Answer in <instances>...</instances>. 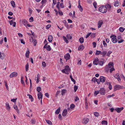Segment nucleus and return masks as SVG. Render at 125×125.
I'll return each instance as SVG.
<instances>
[{"mask_svg":"<svg viewBox=\"0 0 125 125\" xmlns=\"http://www.w3.org/2000/svg\"><path fill=\"white\" fill-rule=\"evenodd\" d=\"M94 115L95 116L97 117H98L99 115V113L97 112H94Z\"/></svg>","mask_w":125,"mask_h":125,"instance_id":"de8ad7c7","label":"nucleus"},{"mask_svg":"<svg viewBox=\"0 0 125 125\" xmlns=\"http://www.w3.org/2000/svg\"><path fill=\"white\" fill-rule=\"evenodd\" d=\"M66 37H67V38L68 39H72V37L71 36H70V35H67L66 36Z\"/></svg>","mask_w":125,"mask_h":125,"instance_id":"864d4df0","label":"nucleus"},{"mask_svg":"<svg viewBox=\"0 0 125 125\" xmlns=\"http://www.w3.org/2000/svg\"><path fill=\"white\" fill-rule=\"evenodd\" d=\"M75 107V105L73 104H71L70 106V108L71 109H73Z\"/></svg>","mask_w":125,"mask_h":125,"instance_id":"3c124183","label":"nucleus"},{"mask_svg":"<svg viewBox=\"0 0 125 125\" xmlns=\"http://www.w3.org/2000/svg\"><path fill=\"white\" fill-rule=\"evenodd\" d=\"M119 30L120 32H122L124 31L125 29L123 27H120L119 28Z\"/></svg>","mask_w":125,"mask_h":125,"instance_id":"ea45409f","label":"nucleus"},{"mask_svg":"<svg viewBox=\"0 0 125 125\" xmlns=\"http://www.w3.org/2000/svg\"><path fill=\"white\" fill-rule=\"evenodd\" d=\"M67 114V110L66 109L63 110L62 112V115L63 117L66 116Z\"/></svg>","mask_w":125,"mask_h":125,"instance_id":"4468645a","label":"nucleus"},{"mask_svg":"<svg viewBox=\"0 0 125 125\" xmlns=\"http://www.w3.org/2000/svg\"><path fill=\"white\" fill-rule=\"evenodd\" d=\"M60 111V107H59L56 111L55 112V113L56 114H59Z\"/></svg>","mask_w":125,"mask_h":125,"instance_id":"7c9ffc66","label":"nucleus"},{"mask_svg":"<svg viewBox=\"0 0 125 125\" xmlns=\"http://www.w3.org/2000/svg\"><path fill=\"white\" fill-rule=\"evenodd\" d=\"M42 94L41 92H39L38 94V97L39 99H42Z\"/></svg>","mask_w":125,"mask_h":125,"instance_id":"ddd939ff","label":"nucleus"},{"mask_svg":"<svg viewBox=\"0 0 125 125\" xmlns=\"http://www.w3.org/2000/svg\"><path fill=\"white\" fill-rule=\"evenodd\" d=\"M103 23V22L101 20L98 21V28H100L102 25Z\"/></svg>","mask_w":125,"mask_h":125,"instance_id":"2eb2a0df","label":"nucleus"},{"mask_svg":"<svg viewBox=\"0 0 125 125\" xmlns=\"http://www.w3.org/2000/svg\"><path fill=\"white\" fill-rule=\"evenodd\" d=\"M27 95L29 96V98L31 99V101L32 102L33 101V99L32 96L31 95L29 94H27Z\"/></svg>","mask_w":125,"mask_h":125,"instance_id":"bb28decb","label":"nucleus"},{"mask_svg":"<svg viewBox=\"0 0 125 125\" xmlns=\"http://www.w3.org/2000/svg\"><path fill=\"white\" fill-rule=\"evenodd\" d=\"M95 79V82H96L97 83H98V84H99L100 83V81L99 79H96L95 77H94V78H93L92 80V81H94V79Z\"/></svg>","mask_w":125,"mask_h":125,"instance_id":"72a5a7b5","label":"nucleus"},{"mask_svg":"<svg viewBox=\"0 0 125 125\" xmlns=\"http://www.w3.org/2000/svg\"><path fill=\"white\" fill-rule=\"evenodd\" d=\"M92 34L91 32H90L85 37V38H88Z\"/></svg>","mask_w":125,"mask_h":125,"instance_id":"e2e57ef3","label":"nucleus"},{"mask_svg":"<svg viewBox=\"0 0 125 125\" xmlns=\"http://www.w3.org/2000/svg\"><path fill=\"white\" fill-rule=\"evenodd\" d=\"M42 66L43 67H45L46 66V63L45 62H42Z\"/></svg>","mask_w":125,"mask_h":125,"instance_id":"680f3d73","label":"nucleus"},{"mask_svg":"<svg viewBox=\"0 0 125 125\" xmlns=\"http://www.w3.org/2000/svg\"><path fill=\"white\" fill-rule=\"evenodd\" d=\"M78 62L77 63V64L78 65H81V60L79 58L78 60Z\"/></svg>","mask_w":125,"mask_h":125,"instance_id":"4c0bfd02","label":"nucleus"},{"mask_svg":"<svg viewBox=\"0 0 125 125\" xmlns=\"http://www.w3.org/2000/svg\"><path fill=\"white\" fill-rule=\"evenodd\" d=\"M107 8L108 11H110L111 9L112 6L111 5L108 3L106 4L105 6Z\"/></svg>","mask_w":125,"mask_h":125,"instance_id":"1a4fd4ad","label":"nucleus"},{"mask_svg":"<svg viewBox=\"0 0 125 125\" xmlns=\"http://www.w3.org/2000/svg\"><path fill=\"white\" fill-rule=\"evenodd\" d=\"M22 22L26 28H27V27H30L31 26V25H30L28 23V21L25 19L22 20Z\"/></svg>","mask_w":125,"mask_h":125,"instance_id":"20e7f679","label":"nucleus"},{"mask_svg":"<svg viewBox=\"0 0 125 125\" xmlns=\"http://www.w3.org/2000/svg\"><path fill=\"white\" fill-rule=\"evenodd\" d=\"M29 21L30 22H32L33 21V18L32 17H31L29 19Z\"/></svg>","mask_w":125,"mask_h":125,"instance_id":"69168bd1","label":"nucleus"},{"mask_svg":"<svg viewBox=\"0 0 125 125\" xmlns=\"http://www.w3.org/2000/svg\"><path fill=\"white\" fill-rule=\"evenodd\" d=\"M115 96V94H113L112 95L109 94L106 97L107 99L110 98L111 97H113Z\"/></svg>","mask_w":125,"mask_h":125,"instance_id":"c9c22d12","label":"nucleus"},{"mask_svg":"<svg viewBox=\"0 0 125 125\" xmlns=\"http://www.w3.org/2000/svg\"><path fill=\"white\" fill-rule=\"evenodd\" d=\"M123 107L121 108H117L115 109V110L118 113H119L121 112V111L124 109Z\"/></svg>","mask_w":125,"mask_h":125,"instance_id":"6e6552de","label":"nucleus"},{"mask_svg":"<svg viewBox=\"0 0 125 125\" xmlns=\"http://www.w3.org/2000/svg\"><path fill=\"white\" fill-rule=\"evenodd\" d=\"M10 25H12L14 27H15L16 24V22L13 21L12 20H11L10 21Z\"/></svg>","mask_w":125,"mask_h":125,"instance_id":"dca6fc26","label":"nucleus"},{"mask_svg":"<svg viewBox=\"0 0 125 125\" xmlns=\"http://www.w3.org/2000/svg\"><path fill=\"white\" fill-rule=\"evenodd\" d=\"M47 50L50 51L51 50V48L49 45H48L47 47Z\"/></svg>","mask_w":125,"mask_h":125,"instance_id":"13d9d810","label":"nucleus"},{"mask_svg":"<svg viewBox=\"0 0 125 125\" xmlns=\"http://www.w3.org/2000/svg\"><path fill=\"white\" fill-rule=\"evenodd\" d=\"M93 5L94 6V7L95 8H96V5H97V3L96 2H94L93 3Z\"/></svg>","mask_w":125,"mask_h":125,"instance_id":"052dcab7","label":"nucleus"},{"mask_svg":"<svg viewBox=\"0 0 125 125\" xmlns=\"http://www.w3.org/2000/svg\"><path fill=\"white\" fill-rule=\"evenodd\" d=\"M57 2L56 0H53V3L52 4V8H54V6L56 4Z\"/></svg>","mask_w":125,"mask_h":125,"instance_id":"e433bc0d","label":"nucleus"},{"mask_svg":"<svg viewBox=\"0 0 125 125\" xmlns=\"http://www.w3.org/2000/svg\"><path fill=\"white\" fill-rule=\"evenodd\" d=\"M98 58L95 59L93 61V64L94 65H97L98 64Z\"/></svg>","mask_w":125,"mask_h":125,"instance_id":"aec40b11","label":"nucleus"},{"mask_svg":"<svg viewBox=\"0 0 125 125\" xmlns=\"http://www.w3.org/2000/svg\"><path fill=\"white\" fill-rule=\"evenodd\" d=\"M47 123L49 125H51L52 124V123L51 121L50 120H46Z\"/></svg>","mask_w":125,"mask_h":125,"instance_id":"8fccbe9b","label":"nucleus"},{"mask_svg":"<svg viewBox=\"0 0 125 125\" xmlns=\"http://www.w3.org/2000/svg\"><path fill=\"white\" fill-rule=\"evenodd\" d=\"M108 122H107L105 120H103L101 122V124L102 125H107Z\"/></svg>","mask_w":125,"mask_h":125,"instance_id":"473e14b6","label":"nucleus"},{"mask_svg":"<svg viewBox=\"0 0 125 125\" xmlns=\"http://www.w3.org/2000/svg\"><path fill=\"white\" fill-rule=\"evenodd\" d=\"M48 41L50 42H51L52 40V36L51 35H49L48 36Z\"/></svg>","mask_w":125,"mask_h":125,"instance_id":"4be33fe9","label":"nucleus"},{"mask_svg":"<svg viewBox=\"0 0 125 125\" xmlns=\"http://www.w3.org/2000/svg\"><path fill=\"white\" fill-rule=\"evenodd\" d=\"M78 8L80 11L82 12L83 10V8L80 5V0L78 1Z\"/></svg>","mask_w":125,"mask_h":125,"instance_id":"f3484780","label":"nucleus"},{"mask_svg":"<svg viewBox=\"0 0 125 125\" xmlns=\"http://www.w3.org/2000/svg\"><path fill=\"white\" fill-rule=\"evenodd\" d=\"M51 27V25L50 24L47 25L46 27V29H48Z\"/></svg>","mask_w":125,"mask_h":125,"instance_id":"0e129e2a","label":"nucleus"},{"mask_svg":"<svg viewBox=\"0 0 125 125\" xmlns=\"http://www.w3.org/2000/svg\"><path fill=\"white\" fill-rule=\"evenodd\" d=\"M46 0H42L41 1V3L42 4H45L46 2Z\"/></svg>","mask_w":125,"mask_h":125,"instance_id":"338daca9","label":"nucleus"},{"mask_svg":"<svg viewBox=\"0 0 125 125\" xmlns=\"http://www.w3.org/2000/svg\"><path fill=\"white\" fill-rule=\"evenodd\" d=\"M115 70V69L114 67L111 68L110 70V73H111L113 71H114Z\"/></svg>","mask_w":125,"mask_h":125,"instance_id":"4d7b16f0","label":"nucleus"},{"mask_svg":"<svg viewBox=\"0 0 125 125\" xmlns=\"http://www.w3.org/2000/svg\"><path fill=\"white\" fill-rule=\"evenodd\" d=\"M11 4L12 5V6L13 8H15V4L14 2L13 1H12L11 2Z\"/></svg>","mask_w":125,"mask_h":125,"instance_id":"f704fd0d","label":"nucleus"},{"mask_svg":"<svg viewBox=\"0 0 125 125\" xmlns=\"http://www.w3.org/2000/svg\"><path fill=\"white\" fill-rule=\"evenodd\" d=\"M70 54L68 53L64 56V58L67 60L70 59Z\"/></svg>","mask_w":125,"mask_h":125,"instance_id":"412c9836","label":"nucleus"},{"mask_svg":"<svg viewBox=\"0 0 125 125\" xmlns=\"http://www.w3.org/2000/svg\"><path fill=\"white\" fill-rule=\"evenodd\" d=\"M119 2L118 0L116 1L114 3V5L115 7H118L119 6Z\"/></svg>","mask_w":125,"mask_h":125,"instance_id":"5701e85b","label":"nucleus"},{"mask_svg":"<svg viewBox=\"0 0 125 125\" xmlns=\"http://www.w3.org/2000/svg\"><path fill=\"white\" fill-rule=\"evenodd\" d=\"M79 41L81 43H82L84 41V39L82 37L80 38L79 39Z\"/></svg>","mask_w":125,"mask_h":125,"instance_id":"37998d69","label":"nucleus"},{"mask_svg":"<svg viewBox=\"0 0 125 125\" xmlns=\"http://www.w3.org/2000/svg\"><path fill=\"white\" fill-rule=\"evenodd\" d=\"M18 75V73L16 72H14L11 73L10 75V78H12L13 77H15L17 76Z\"/></svg>","mask_w":125,"mask_h":125,"instance_id":"423d86ee","label":"nucleus"},{"mask_svg":"<svg viewBox=\"0 0 125 125\" xmlns=\"http://www.w3.org/2000/svg\"><path fill=\"white\" fill-rule=\"evenodd\" d=\"M78 88V86H76V85L74 86V91L75 92H76L77 91Z\"/></svg>","mask_w":125,"mask_h":125,"instance_id":"09e8293b","label":"nucleus"},{"mask_svg":"<svg viewBox=\"0 0 125 125\" xmlns=\"http://www.w3.org/2000/svg\"><path fill=\"white\" fill-rule=\"evenodd\" d=\"M6 107L7 110L8 111H10V107L8 103L6 102Z\"/></svg>","mask_w":125,"mask_h":125,"instance_id":"9b49d317","label":"nucleus"},{"mask_svg":"<svg viewBox=\"0 0 125 125\" xmlns=\"http://www.w3.org/2000/svg\"><path fill=\"white\" fill-rule=\"evenodd\" d=\"M114 63L112 62H110L108 63V67L109 68H111L113 67Z\"/></svg>","mask_w":125,"mask_h":125,"instance_id":"a211bd4d","label":"nucleus"},{"mask_svg":"<svg viewBox=\"0 0 125 125\" xmlns=\"http://www.w3.org/2000/svg\"><path fill=\"white\" fill-rule=\"evenodd\" d=\"M13 107L14 109H15L16 110L17 113H19V111L16 105H14Z\"/></svg>","mask_w":125,"mask_h":125,"instance_id":"c85d7f7f","label":"nucleus"},{"mask_svg":"<svg viewBox=\"0 0 125 125\" xmlns=\"http://www.w3.org/2000/svg\"><path fill=\"white\" fill-rule=\"evenodd\" d=\"M114 77L116 79H117L119 82L120 83L121 82V78L119 75V74L117 73L114 75Z\"/></svg>","mask_w":125,"mask_h":125,"instance_id":"39448f33","label":"nucleus"},{"mask_svg":"<svg viewBox=\"0 0 125 125\" xmlns=\"http://www.w3.org/2000/svg\"><path fill=\"white\" fill-rule=\"evenodd\" d=\"M112 52L111 51H109L107 54V55L108 56H109L112 53Z\"/></svg>","mask_w":125,"mask_h":125,"instance_id":"bf43d9fd","label":"nucleus"},{"mask_svg":"<svg viewBox=\"0 0 125 125\" xmlns=\"http://www.w3.org/2000/svg\"><path fill=\"white\" fill-rule=\"evenodd\" d=\"M5 56V55L3 53H1V52H0V59H3L4 58Z\"/></svg>","mask_w":125,"mask_h":125,"instance_id":"b1692460","label":"nucleus"},{"mask_svg":"<svg viewBox=\"0 0 125 125\" xmlns=\"http://www.w3.org/2000/svg\"><path fill=\"white\" fill-rule=\"evenodd\" d=\"M30 53V51L28 49H27V51L25 53V56L27 58H28L29 57V55Z\"/></svg>","mask_w":125,"mask_h":125,"instance_id":"6ab92c4d","label":"nucleus"},{"mask_svg":"<svg viewBox=\"0 0 125 125\" xmlns=\"http://www.w3.org/2000/svg\"><path fill=\"white\" fill-rule=\"evenodd\" d=\"M36 121L34 119H32L31 120V123L33 124H34L35 123Z\"/></svg>","mask_w":125,"mask_h":125,"instance_id":"49530a36","label":"nucleus"},{"mask_svg":"<svg viewBox=\"0 0 125 125\" xmlns=\"http://www.w3.org/2000/svg\"><path fill=\"white\" fill-rule=\"evenodd\" d=\"M41 88L40 87H37L36 89L37 91L38 92H39L41 91Z\"/></svg>","mask_w":125,"mask_h":125,"instance_id":"5fc2aeb1","label":"nucleus"},{"mask_svg":"<svg viewBox=\"0 0 125 125\" xmlns=\"http://www.w3.org/2000/svg\"><path fill=\"white\" fill-rule=\"evenodd\" d=\"M99 91L100 93L102 95H104L105 94V91L103 88H101Z\"/></svg>","mask_w":125,"mask_h":125,"instance_id":"0eeeda50","label":"nucleus"},{"mask_svg":"<svg viewBox=\"0 0 125 125\" xmlns=\"http://www.w3.org/2000/svg\"><path fill=\"white\" fill-rule=\"evenodd\" d=\"M107 52L106 51H104L102 52H101V54L103 56H104L106 54Z\"/></svg>","mask_w":125,"mask_h":125,"instance_id":"c756f323","label":"nucleus"},{"mask_svg":"<svg viewBox=\"0 0 125 125\" xmlns=\"http://www.w3.org/2000/svg\"><path fill=\"white\" fill-rule=\"evenodd\" d=\"M84 48V47L83 45L79 46L78 48V50L80 51H82Z\"/></svg>","mask_w":125,"mask_h":125,"instance_id":"a878e982","label":"nucleus"},{"mask_svg":"<svg viewBox=\"0 0 125 125\" xmlns=\"http://www.w3.org/2000/svg\"><path fill=\"white\" fill-rule=\"evenodd\" d=\"M101 51H97L95 53V54L96 55H99L100 54H101Z\"/></svg>","mask_w":125,"mask_h":125,"instance_id":"6e6d98bb","label":"nucleus"},{"mask_svg":"<svg viewBox=\"0 0 125 125\" xmlns=\"http://www.w3.org/2000/svg\"><path fill=\"white\" fill-rule=\"evenodd\" d=\"M112 42L114 43H115L117 42L116 39L115 37H113L112 38Z\"/></svg>","mask_w":125,"mask_h":125,"instance_id":"393cba45","label":"nucleus"},{"mask_svg":"<svg viewBox=\"0 0 125 125\" xmlns=\"http://www.w3.org/2000/svg\"><path fill=\"white\" fill-rule=\"evenodd\" d=\"M103 44L104 45V46L105 47H106L107 46V44L105 42V41H103Z\"/></svg>","mask_w":125,"mask_h":125,"instance_id":"603ef678","label":"nucleus"},{"mask_svg":"<svg viewBox=\"0 0 125 125\" xmlns=\"http://www.w3.org/2000/svg\"><path fill=\"white\" fill-rule=\"evenodd\" d=\"M99 91H95L94 93V96H96L99 93Z\"/></svg>","mask_w":125,"mask_h":125,"instance_id":"c03bdc74","label":"nucleus"},{"mask_svg":"<svg viewBox=\"0 0 125 125\" xmlns=\"http://www.w3.org/2000/svg\"><path fill=\"white\" fill-rule=\"evenodd\" d=\"M89 121V119L88 118H84L82 120V122L83 124H85L88 123Z\"/></svg>","mask_w":125,"mask_h":125,"instance_id":"9d476101","label":"nucleus"},{"mask_svg":"<svg viewBox=\"0 0 125 125\" xmlns=\"http://www.w3.org/2000/svg\"><path fill=\"white\" fill-rule=\"evenodd\" d=\"M63 38L64 40L66 43H68V41L67 39V38L65 36H63Z\"/></svg>","mask_w":125,"mask_h":125,"instance_id":"58836bf2","label":"nucleus"},{"mask_svg":"<svg viewBox=\"0 0 125 125\" xmlns=\"http://www.w3.org/2000/svg\"><path fill=\"white\" fill-rule=\"evenodd\" d=\"M98 63L100 65L103 66L104 64V62L102 61H99Z\"/></svg>","mask_w":125,"mask_h":125,"instance_id":"79ce46f5","label":"nucleus"},{"mask_svg":"<svg viewBox=\"0 0 125 125\" xmlns=\"http://www.w3.org/2000/svg\"><path fill=\"white\" fill-rule=\"evenodd\" d=\"M124 88L125 87L119 85H116L114 86V91H115L117 90L124 89Z\"/></svg>","mask_w":125,"mask_h":125,"instance_id":"7ed1b4c3","label":"nucleus"},{"mask_svg":"<svg viewBox=\"0 0 125 125\" xmlns=\"http://www.w3.org/2000/svg\"><path fill=\"white\" fill-rule=\"evenodd\" d=\"M105 77L103 76H101L99 78L100 81L102 83H104L105 81Z\"/></svg>","mask_w":125,"mask_h":125,"instance_id":"f8f14e48","label":"nucleus"},{"mask_svg":"<svg viewBox=\"0 0 125 125\" xmlns=\"http://www.w3.org/2000/svg\"><path fill=\"white\" fill-rule=\"evenodd\" d=\"M99 10L100 12L102 13H104L106 12L107 9L105 6H102L99 8Z\"/></svg>","mask_w":125,"mask_h":125,"instance_id":"f03ea898","label":"nucleus"},{"mask_svg":"<svg viewBox=\"0 0 125 125\" xmlns=\"http://www.w3.org/2000/svg\"><path fill=\"white\" fill-rule=\"evenodd\" d=\"M23 76H22L21 77V83H22L23 85L24 86L25 85V84L24 81H23Z\"/></svg>","mask_w":125,"mask_h":125,"instance_id":"cd10ccee","label":"nucleus"},{"mask_svg":"<svg viewBox=\"0 0 125 125\" xmlns=\"http://www.w3.org/2000/svg\"><path fill=\"white\" fill-rule=\"evenodd\" d=\"M79 99L77 96L75 97L74 100L75 102L77 101Z\"/></svg>","mask_w":125,"mask_h":125,"instance_id":"774afa93","label":"nucleus"},{"mask_svg":"<svg viewBox=\"0 0 125 125\" xmlns=\"http://www.w3.org/2000/svg\"><path fill=\"white\" fill-rule=\"evenodd\" d=\"M66 92V90L65 89L62 90L61 91V94L63 95H64L65 93Z\"/></svg>","mask_w":125,"mask_h":125,"instance_id":"2f4dec72","label":"nucleus"},{"mask_svg":"<svg viewBox=\"0 0 125 125\" xmlns=\"http://www.w3.org/2000/svg\"><path fill=\"white\" fill-rule=\"evenodd\" d=\"M70 69L68 65H66L64 69L62 70V72L66 74H68L70 71Z\"/></svg>","mask_w":125,"mask_h":125,"instance_id":"f257e3e1","label":"nucleus"},{"mask_svg":"<svg viewBox=\"0 0 125 125\" xmlns=\"http://www.w3.org/2000/svg\"><path fill=\"white\" fill-rule=\"evenodd\" d=\"M70 78H71L72 81L74 82V84H75V81L73 79V78L72 77V75H70Z\"/></svg>","mask_w":125,"mask_h":125,"instance_id":"a18cd8bd","label":"nucleus"},{"mask_svg":"<svg viewBox=\"0 0 125 125\" xmlns=\"http://www.w3.org/2000/svg\"><path fill=\"white\" fill-rule=\"evenodd\" d=\"M25 69L26 71H27L29 68L28 63H27L25 65Z\"/></svg>","mask_w":125,"mask_h":125,"instance_id":"a19ab883","label":"nucleus"}]
</instances>
